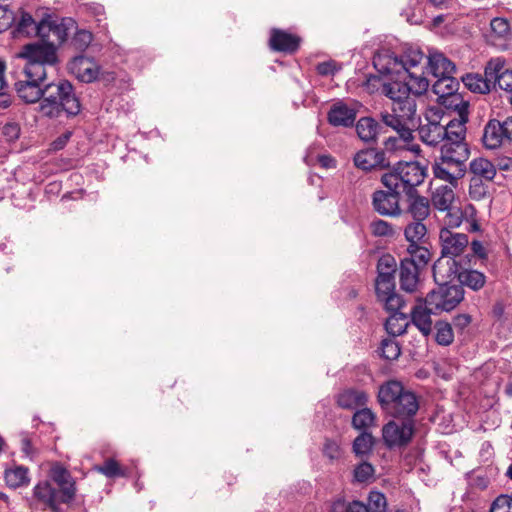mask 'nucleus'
<instances>
[{
	"label": "nucleus",
	"instance_id": "55",
	"mask_svg": "<svg viewBox=\"0 0 512 512\" xmlns=\"http://www.w3.org/2000/svg\"><path fill=\"white\" fill-rule=\"evenodd\" d=\"M445 218V227L449 229H456L460 227L464 219V213L460 209H449Z\"/></svg>",
	"mask_w": 512,
	"mask_h": 512
},
{
	"label": "nucleus",
	"instance_id": "50",
	"mask_svg": "<svg viewBox=\"0 0 512 512\" xmlns=\"http://www.w3.org/2000/svg\"><path fill=\"white\" fill-rule=\"evenodd\" d=\"M93 40V35L90 31L85 29H81L76 31L74 36L71 39V46L80 52L85 51Z\"/></svg>",
	"mask_w": 512,
	"mask_h": 512
},
{
	"label": "nucleus",
	"instance_id": "21",
	"mask_svg": "<svg viewBox=\"0 0 512 512\" xmlns=\"http://www.w3.org/2000/svg\"><path fill=\"white\" fill-rule=\"evenodd\" d=\"M373 66L379 74L390 78L402 75L404 67L398 62V56L389 50L376 53L373 57Z\"/></svg>",
	"mask_w": 512,
	"mask_h": 512
},
{
	"label": "nucleus",
	"instance_id": "10",
	"mask_svg": "<svg viewBox=\"0 0 512 512\" xmlns=\"http://www.w3.org/2000/svg\"><path fill=\"white\" fill-rule=\"evenodd\" d=\"M379 122L384 127L391 128L398 134L400 143H409L414 139L413 132L418 121L416 120V110L412 104L406 101L403 107L393 108L392 111H381L379 113Z\"/></svg>",
	"mask_w": 512,
	"mask_h": 512
},
{
	"label": "nucleus",
	"instance_id": "36",
	"mask_svg": "<svg viewBox=\"0 0 512 512\" xmlns=\"http://www.w3.org/2000/svg\"><path fill=\"white\" fill-rule=\"evenodd\" d=\"M4 478L6 484L13 489L28 485L30 481L28 468L24 466H16L15 468L6 469Z\"/></svg>",
	"mask_w": 512,
	"mask_h": 512
},
{
	"label": "nucleus",
	"instance_id": "4",
	"mask_svg": "<svg viewBox=\"0 0 512 512\" xmlns=\"http://www.w3.org/2000/svg\"><path fill=\"white\" fill-rule=\"evenodd\" d=\"M38 106V112L48 119H67L81 112V102L75 93L74 86L66 79L48 82Z\"/></svg>",
	"mask_w": 512,
	"mask_h": 512
},
{
	"label": "nucleus",
	"instance_id": "48",
	"mask_svg": "<svg viewBox=\"0 0 512 512\" xmlns=\"http://www.w3.org/2000/svg\"><path fill=\"white\" fill-rule=\"evenodd\" d=\"M405 76L409 78V80H406V83L408 84L409 88H411V93L414 96H420L428 90L429 82L428 80L423 76H416L414 73L409 72Z\"/></svg>",
	"mask_w": 512,
	"mask_h": 512
},
{
	"label": "nucleus",
	"instance_id": "23",
	"mask_svg": "<svg viewBox=\"0 0 512 512\" xmlns=\"http://www.w3.org/2000/svg\"><path fill=\"white\" fill-rule=\"evenodd\" d=\"M456 272L453 273V276H456L459 284L463 287H467L471 289L472 291H480L487 282V277L484 273L473 269V268H466V267H460L458 269V266L454 268Z\"/></svg>",
	"mask_w": 512,
	"mask_h": 512
},
{
	"label": "nucleus",
	"instance_id": "43",
	"mask_svg": "<svg viewBox=\"0 0 512 512\" xmlns=\"http://www.w3.org/2000/svg\"><path fill=\"white\" fill-rule=\"evenodd\" d=\"M435 341L441 346H449L454 341L452 325L446 321L435 323Z\"/></svg>",
	"mask_w": 512,
	"mask_h": 512
},
{
	"label": "nucleus",
	"instance_id": "59",
	"mask_svg": "<svg viewBox=\"0 0 512 512\" xmlns=\"http://www.w3.org/2000/svg\"><path fill=\"white\" fill-rule=\"evenodd\" d=\"M316 71L321 76L334 75L337 72L336 63L332 60L318 63Z\"/></svg>",
	"mask_w": 512,
	"mask_h": 512
},
{
	"label": "nucleus",
	"instance_id": "13",
	"mask_svg": "<svg viewBox=\"0 0 512 512\" xmlns=\"http://www.w3.org/2000/svg\"><path fill=\"white\" fill-rule=\"evenodd\" d=\"M434 177L456 186L458 180L464 177L467 167L466 161L451 158L443 153L435 160L432 166Z\"/></svg>",
	"mask_w": 512,
	"mask_h": 512
},
{
	"label": "nucleus",
	"instance_id": "34",
	"mask_svg": "<svg viewBox=\"0 0 512 512\" xmlns=\"http://www.w3.org/2000/svg\"><path fill=\"white\" fill-rule=\"evenodd\" d=\"M377 416L367 406L356 410L352 416L351 425L354 429L367 432V429L375 425Z\"/></svg>",
	"mask_w": 512,
	"mask_h": 512
},
{
	"label": "nucleus",
	"instance_id": "20",
	"mask_svg": "<svg viewBox=\"0 0 512 512\" xmlns=\"http://www.w3.org/2000/svg\"><path fill=\"white\" fill-rule=\"evenodd\" d=\"M301 43V38L284 30L273 28L270 32L269 46L276 52L295 53Z\"/></svg>",
	"mask_w": 512,
	"mask_h": 512
},
{
	"label": "nucleus",
	"instance_id": "30",
	"mask_svg": "<svg viewBox=\"0 0 512 512\" xmlns=\"http://www.w3.org/2000/svg\"><path fill=\"white\" fill-rule=\"evenodd\" d=\"M408 203L407 212L412 216L413 220L424 221L430 215V202L425 196L415 193L411 198H405Z\"/></svg>",
	"mask_w": 512,
	"mask_h": 512
},
{
	"label": "nucleus",
	"instance_id": "60",
	"mask_svg": "<svg viewBox=\"0 0 512 512\" xmlns=\"http://www.w3.org/2000/svg\"><path fill=\"white\" fill-rule=\"evenodd\" d=\"M471 321L472 317L469 314L462 313L454 316L452 323L457 330L462 332L470 325Z\"/></svg>",
	"mask_w": 512,
	"mask_h": 512
},
{
	"label": "nucleus",
	"instance_id": "52",
	"mask_svg": "<svg viewBox=\"0 0 512 512\" xmlns=\"http://www.w3.org/2000/svg\"><path fill=\"white\" fill-rule=\"evenodd\" d=\"M96 470L108 478L124 476V472L119 463L113 458L104 461L102 465L96 467Z\"/></svg>",
	"mask_w": 512,
	"mask_h": 512
},
{
	"label": "nucleus",
	"instance_id": "39",
	"mask_svg": "<svg viewBox=\"0 0 512 512\" xmlns=\"http://www.w3.org/2000/svg\"><path fill=\"white\" fill-rule=\"evenodd\" d=\"M404 235L409 244H422L425 242L427 227L421 220H414L404 230Z\"/></svg>",
	"mask_w": 512,
	"mask_h": 512
},
{
	"label": "nucleus",
	"instance_id": "58",
	"mask_svg": "<svg viewBox=\"0 0 512 512\" xmlns=\"http://www.w3.org/2000/svg\"><path fill=\"white\" fill-rule=\"evenodd\" d=\"M469 245L472 250L471 257H478L481 260H487L488 253L481 241L472 240V241H469Z\"/></svg>",
	"mask_w": 512,
	"mask_h": 512
},
{
	"label": "nucleus",
	"instance_id": "15",
	"mask_svg": "<svg viewBox=\"0 0 512 512\" xmlns=\"http://www.w3.org/2000/svg\"><path fill=\"white\" fill-rule=\"evenodd\" d=\"M401 197L389 189L375 190L371 196V205L374 212L383 217H399L402 214L400 206Z\"/></svg>",
	"mask_w": 512,
	"mask_h": 512
},
{
	"label": "nucleus",
	"instance_id": "28",
	"mask_svg": "<svg viewBox=\"0 0 512 512\" xmlns=\"http://www.w3.org/2000/svg\"><path fill=\"white\" fill-rule=\"evenodd\" d=\"M504 139L506 138L502 122L496 119L490 120L484 128L482 136L484 146L488 149H496L502 144Z\"/></svg>",
	"mask_w": 512,
	"mask_h": 512
},
{
	"label": "nucleus",
	"instance_id": "32",
	"mask_svg": "<svg viewBox=\"0 0 512 512\" xmlns=\"http://www.w3.org/2000/svg\"><path fill=\"white\" fill-rule=\"evenodd\" d=\"M389 312L391 314L385 322V330L393 338L403 335L409 326L407 315L400 310Z\"/></svg>",
	"mask_w": 512,
	"mask_h": 512
},
{
	"label": "nucleus",
	"instance_id": "63",
	"mask_svg": "<svg viewBox=\"0 0 512 512\" xmlns=\"http://www.w3.org/2000/svg\"><path fill=\"white\" fill-rule=\"evenodd\" d=\"M348 505L344 499H337L332 503L331 512H347Z\"/></svg>",
	"mask_w": 512,
	"mask_h": 512
},
{
	"label": "nucleus",
	"instance_id": "40",
	"mask_svg": "<svg viewBox=\"0 0 512 512\" xmlns=\"http://www.w3.org/2000/svg\"><path fill=\"white\" fill-rule=\"evenodd\" d=\"M459 85V81L453 75L444 76L435 81L432 91L442 98L457 92Z\"/></svg>",
	"mask_w": 512,
	"mask_h": 512
},
{
	"label": "nucleus",
	"instance_id": "49",
	"mask_svg": "<svg viewBox=\"0 0 512 512\" xmlns=\"http://www.w3.org/2000/svg\"><path fill=\"white\" fill-rule=\"evenodd\" d=\"M368 512H387V501L383 493L371 491L368 496Z\"/></svg>",
	"mask_w": 512,
	"mask_h": 512
},
{
	"label": "nucleus",
	"instance_id": "31",
	"mask_svg": "<svg viewBox=\"0 0 512 512\" xmlns=\"http://www.w3.org/2000/svg\"><path fill=\"white\" fill-rule=\"evenodd\" d=\"M470 173L472 177L484 179L486 182H492L496 176L494 164L486 158H476L470 162Z\"/></svg>",
	"mask_w": 512,
	"mask_h": 512
},
{
	"label": "nucleus",
	"instance_id": "5",
	"mask_svg": "<svg viewBox=\"0 0 512 512\" xmlns=\"http://www.w3.org/2000/svg\"><path fill=\"white\" fill-rule=\"evenodd\" d=\"M377 403L389 417H416L420 402L415 392L398 380H387L378 387Z\"/></svg>",
	"mask_w": 512,
	"mask_h": 512
},
{
	"label": "nucleus",
	"instance_id": "46",
	"mask_svg": "<svg viewBox=\"0 0 512 512\" xmlns=\"http://www.w3.org/2000/svg\"><path fill=\"white\" fill-rule=\"evenodd\" d=\"M423 53L420 50H408L402 55L400 58L398 57V62L403 64L402 75H406L409 73L410 68L418 66L422 59Z\"/></svg>",
	"mask_w": 512,
	"mask_h": 512
},
{
	"label": "nucleus",
	"instance_id": "14",
	"mask_svg": "<svg viewBox=\"0 0 512 512\" xmlns=\"http://www.w3.org/2000/svg\"><path fill=\"white\" fill-rule=\"evenodd\" d=\"M381 93L393 101L392 107H403L406 101L412 104L416 110V100L411 97V88L406 83V77L403 75L390 78V81L384 82L381 87Z\"/></svg>",
	"mask_w": 512,
	"mask_h": 512
},
{
	"label": "nucleus",
	"instance_id": "7",
	"mask_svg": "<svg viewBox=\"0 0 512 512\" xmlns=\"http://www.w3.org/2000/svg\"><path fill=\"white\" fill-rule=\"evenodd\" d=\"M445 264L442 259H438L433 265V276L439 286L430 291L425 297L424 304L433 307L434 314L449 312L456 308L464 299V289L461 285L449 284V279L453 273L444 270Z\"/></svg>",
	"mask_w": 512,
	"mask_h": 512
},
{
	"label": "nucleus",
	"instance_id": "41",
	"mask_svg": "<svg viewBox=\"0 0 512 512\" xmlns=\"http://www.w3.org/2000/svg\"><path fill=\"white\" fill-rule=\"evenodd\" d=\"M441 153L450 156L451 158L466 161L469 159L470 150L465 141L457 142H444L441 147Z\"/></svg>",
	"mask_w": 512,
	"mask_h": 512
},
{
	"label": "nucleus",
	"instance_id": "38",
	"mask_svg": "<svg viewBox=\"0 0 512 512\" xmlns=\"http://www.w3.org/2000/svg\"><path fill=\"white\" fill-rule=\"evenodd\" d=\"M454 200V192L448 186L438 187L432 195V204L439 211H447L451 209Z\"/></svg>",
	"mask_w": 512,
	"mask_h": 512
},
{
	"label": "nucleus",
	"instance_id": "44",
	"mask_svg": "<svg viewBox=\"0 0 512 512\" xmlns=\"http://www.w3.org/2000/svg\"><path fill=\"white\" fill-rule=\"evenodd\" d=\"M489 183L478 177H471L469 195L473 200L480 201L489 197Z\"/></svg>",
	"mask_w": 512,
	"mask_h": 512
},
{
	"label": "nucleus",
	"instance_id": "9",
	"mask_svg": "<svg viewBox=\"0 0 512 512\" xmlns=\"http://www.w3.org/2000/svg\"><path fill=\"white\" fill-rule=\"evenodd\" d=\"M404 150L405 145L400 143L398 138L389 136L381 146L359 150L353 157V163L364 172L389 170L391 164L399 158V154Z\"/></svg>",
	"mask_w": 512,
	"mask_h": 512
},
{
	"label": "nucleus",
	"instance_id": "61",
	"mask_svg": "<svg viewBox=\"0 0 512 512\" xmlns=\"http://www.w3.org/2000/svg\"><path fill=\"white\" fill-rule=\"evenodd\" d=\"M319 165L324 169H333L336 168L337 161L334 157L328 154L319 155L318 158Z\"/></svg>",
	"mask_w": 512,
	"mask_h": 512
},
{
	"label": "nucleus",
	"instance_id": "51",
	"mask_svg": "<svg viewBox=\"0 0 512 512\" xmlns=\"http://www.w3.org/2000/svg\"><path fill=\"white\" fill-rule=\"evenodd\" d=\"M370 230L375 237H392L395 234L394 226L382 219L372 221Z\"/></svg>",
	"mask_w": 512,
	"mask_h": 512
},
{
	"label": "nucleus",
	"instance_id": "27",
	"mask_svg": "<svg viewBox=\"0 0 512 512\" xmlns=\"http://www.w3.org/2000/svg\"><path fill=\"white\" fill-rule=\"evenodd\" d=\"M469 120V115L465 114V111L459 115L458 119H452L446 124H443V128L446 134L445 142H457L465 141L466 134V123Z\"/></svg>",
	"mask_w": 512,
	"mask_h": 512
},
{
	"label": "nucleus",
	"instance_id": "16",
	"mask_svg": "<svg viewBox=\"0 0 512 512\" xmlns=\"http://www.w3.org/2000/svg\"><path fill=\"white\" fill-rule=\"evenodd\" d=\"M358 110L354 105L348 104L343 100L334 102L327 113V121L333 127H353Z\"/></svg>",
	"mask_w": 512,
	"mask_h": 512
},
{
	"label": "nucleus",
	"instance_id": "8",
	"mask_svg": "<svg viewBox=\"0 0 512 512\" xmlns=\"http://www.w3.org/2000/svg\"><path fill=\"white\" fill-rule=\"evenodd\" d=\"M376 270L377 276L374 281V287L377 300L384 305L386 311L401 310L405 305V301L396 292V259L388 253L382 255L378 259Z\"/></svg>",
	"mask_w": 512,
	"mask_h": 512
},
{
	"label": "nucleus",
	"instance_id": "24",
	"mask_svg": "<svg viewBox=\"0 0 512 512\" xmlns=\"http://www.w3.org/2000/svg\"><path fill=\"white\" fill-rule=\"evenodd\" d=\"M354 125L358 137L366 143H375L379 135L386 133L381 123L373 117H361Z\"/></svg>",
	"mask_w": 512,
	"mask_h": 512
},
{
	"label": "nucleus",
	"instance_id": "12",
	"mask_svg": "<svg viewBox=\"0 0 512 512\" xmlns=\"http://www.w3.org/2000/svg\"><path fill=\"white\" fill-rule=\"evenodd\" d=\"M439 243L441 247V257L449 258L444 270L454 273V268L458 266L455 258L461 256L469 246V238L466 234L456 232L449 228H441L439 232Z\"/></svg>",
	"mask_w": 512,
	"mask_h": 512
},
{
	"label": "nucleus",
	"instance_id": "26",
	"mask_svg": "<svg viewBox=\"0 0 512 512\" xmlns=\"http://www.w3.org/2000/svg\"><path fill=\"white\" fill-rule=\"evenodd\" d=\"M432 314H434L433 307L428 304H425V306L422 304L416 305L411 311V321L413 325H415L424 336H428L432 332Z\"/></svg>",
	"mask_w": 512,
	"mask_h": 512
},
{
	"label": "nucleus",
	"instance_id": "62",
	"mask_svg": "<svg viewBox=\"0 0 512 512\" xmlns=\"http://www.w3.org/2000/svg\"><path fill=\"white\" fill-rule=\"evenodd\" d=\"M502 126L506 140L512 142V116L506 118V120L502 122Z\"/></svg>",
	"mask_w": 512,
	"mask_h": 512
},
{
	"label": "nucleus",
	"instance_id": "11",
	"mask_svg": "<svg viewBox=\"0 0 512 512\" xmlns=\"http://www.w3.org/2000/svg\"><path fill=\"white\" fill-rule=\"evenodd\" d=\"M382 427V439L388 449L406 448L416 434L415 417H391Z\"/></svg>",
	"mask_w": 512,
	"mask_h": 512
},
{
	"label": "nucleus",
	"instance_id": "45",
	"mask_svg": "<svg viewBox=\"0 0 512 512\" xmlns=\"http://www.w3.org/2000/svg\"><path fill=\"white\" fill-rule=\"evenodd\" d=\"M441 103L449 109H453L457 112L458 116L461 115L465 110V114L469 115V102L464 100L463 97L455 92L451 95H447L446 97H442Z\"/></svg>",
	"mask_w": 512,
	"mask_h": 512
},
{
	"label": "nucleus",
	"instance_id": "22",
	"mask_svg": "<svg viewBox=\"0 0 512 512\" xmlns=\"http://www.w3.org/2000/svg\"><path fill=\"white\" fill-rule=\"evenodd\" d=\"M368 403L369 394L356 388H346L336 396V404L345 410H358L367 406Z\"/></svg>",
	"mask_w": 512,
	"mask_h": 512
},
{
	"label": "nucleus",
	"instance_id": "37",
	"mask_svg": "<svg viewBox=\"0 0 512 512\" xmlns=\"http://www.w3.org/2000/svg\"><path fill=\"white\" fill-rule=\"evenodd\" d=\"M407 251L410 257L403 260L413 262L419 269L424 268L431 260V252L421 244H409Z\"/></svg>",
	"mask_w": 512,
	"mask_h": 512
},
{
	"label": "nucleus",
	"instance_id": "53",
	"mask_svg": "<svg viewBox=\"0 0 512 512\" xmlns=\"http://www.w3.org/2000/svg\"><path fill=\"white\" fill-rule=\"evenodd\" d=\"M18 10L13 11L7 6L0 5V31L13 30L16 24Z\"/></svg>",
	"mask_w": 512,
	"mask_h": 512
},
{
	"label": "nucleus",
	"instance_id": "35",
	"mask_svg": "<svg viewBox=\"0 0 512 512\" xmlns=\"http://www.w3.org/2000/svg\"><path fill=\"white\" fill-rule=\"evenodd\" d=\"M375 439L370 432H361L353 441L352 451L360 459L372 454Z\"/></svg>",
	"mask_w": 512,
	"mask_h": 512
},
{
	"label": "nucleus",
	"instance_id": "6",
	"mask_svg": "<svg viewBox=\"0 0 512 512\" xmlns=\"http://www.w3.org/2000/svg\"><path fill=\"white\" fill-rule=\"evenodd\" d=\"M427 176L426 167L417 161H397L380 178L381 184L401 198H411L418 192V187L424 183Z\"/></svg>",
	"mask_w": 512,
	"mask_h": 512
},
{
	"label": "nucleus",
	"instance_id": "3",
	"mask_svg": "<svg viewBox=\"0 0 512 512\" xmlns=\"http://www.w3.org/2000/svg\"><path fill=\"white\" fill-rule=\"evenodd\" d=\"M51 480L38 482L33 488V498L51 512H64L61 504H69L77 492L76 482L70 472L55 466L50 471Z\"/></svg>",
	"mask_w": 512,
	"mask_h": 512
},
{
	"label": "nucleus",
	"instance_id": "2",
	"mask_svg": "<svg viewBox=\"0 0 512 512\" xmlns=\"http://www.w3.org/2000/svg\"><path fill=\"white\" fill-rule=\"evenodd\" d=\"M11 34L14 38L38 37L39 41L31 44L53 45L56 53L68 38V28L64 19L59 21L56 16L44 14L41 18H35L29 12L18 9L16 24Z\"/></svg>",
	"mask_w": 512,
	"mask_h": 512
},
{
	"label": "nucleus",
	"instance_id": "19",
	"mask_svg": "<svg viewBox=\"0 0 512 512\" xmlns=\"http://www.w3.org/2000/svg\"><path fill=\"white\" fill-rule=\"evenodd\" d=\"M427 123L418 128L420 139L430 146H436L445 139V130L441 121L443 117L434 113L431 117H426Z\"/></svg>",
	"mask_w": 512,
	"mask_h": 512
},
{
	"label": "nucleus",
	"instance_id": "64",
	"mask_svg": "<svg viewBox=\"0 0 512 512\" xmlns=\"http://www.w3.org/2000/svg\"><path fill=\"white\" fill-rule=\"evenodd\" d=\"M347 512H368L366 505L360 501H353L348 504Z\"/></svg>",
	"mask_w": 512,
	"mask_h": 512
},
{
	"label": "nucleus",
	"instance_id": "17",
	"mask_svg": "<svg viewBox=\"0 0 512 512\" xmlns=\"http://www.w3.org/2000/svg\"><path fill=\"white\" fill-rule=\"evenodd\" d=\"M67 69L69 73L84 83H91L95 81L99 75V66L93 59L84 55L73 57L68 62Z\"/></svg>",
	"mask_w": 512,
	"mask_h": 512
},
{
	"label": "nucleus",
	"instance_id": "29",
	"mask_svg": "<svg viewBox=\"0 0 512 512\" xmlns=\"http://www.w3.org/2000/svg\"><path fill=\"white\" fill-rule=\"evenodd\" d=\"M431 73L437 79L453 75L456 72L455 64L442 53H434L428 59Z\"/></svg>",
	"mask_w": 512,
	"mask_h": 512
},
{
	"label": "nucleus",
	"instance_id": "42",
	"mask_svg": "<svg viewBox=\"0 0 512 512\" xmlns=\"http://www.w3.org/2000/svg\"><path fill=\"white\" fill-rule=\"evenodd\" d=\"M379 352L382 358L393 361L401 355V347L395 338H385L380 343Z\"/></svg>",
	"mask_w": 512,
	"mask_h": 512
},
{
	"label": "nucleus",
	"instance_id": "18",
	"mask_svg": "<svg viewBox=\"0 0 512 512\" xmlns=\"http://www.w3.org/2000/svg\"><path fill=\"white\" fill-rule=\"evenodd\" d=\"M485 75L490 77L493 86L512 93V70L506 69L499 59H491L485 67Z\"/></svg>",
	"mask_w": 512,
	"mask_h": 512
},
{
	"label": "nucleus",
	"instance_id": "56",
	"mask_svg": "<svg viewBox=\"0 0 512 512\" xmlns=\"http://www.w3.org/2000/svg\"><path fill=\"white\" fill-rule=\"evenodd\" d=\"M492 31L499 37H506L510 33V24L505 18L496 17L491 21Z\"/></svg>",
	"mask_w": 512,
	"mask_h": 512
},
{
	"label": "nucleus",
	"instance_id": "25",
	"mask_svg": "<svg viewBox=\"0 0 512 512\" xmlns=\"http://www.w3.org/2000/svg\"><path fill=\"white\" fill-rule=\"evenodd\" d=\"M419 268L413 262L401 260L399 268V282L400 288L408 293H413L417 290L419 283Z\"/></svg>",
	"mask_w": 512,
	"mask_h": 512
},
{
	"label": "nucleus",
	"instance_id": "1",
	"mask_svg": "<svg viewBox=\"0 0 512 512\" xmlns=\"http://www.w3.org/2000/svg\"><path fill=\"white\" fill-rule=\"evenodd\" d=\"M16 57L24 61L14 83L17 96L27 104L41 101L48 84L47 67L59 63L53 45L25 44Z\"/></svg>",
	"mask_w": 512,
	"mask_h": 512
},
{
	"label": "nucleus",
	"instance_id": "54",
	"mask_svg": "<svg viewBox=\"0 0 512 512\" xmlns=\"http://www.w3.org/2000/svg\"><path fill=\"white\" fill-rule=\"evenodd\" d=\"M489 512H512V496H498L493 501Z\"/></svg>",
	"mask_w": 512,
	"mask_h": 512
},
{
	"label": "nucleus",
	"instance_id": "57",
	"mask_svg": "<svg viewBox=\"0 0 512 512\" xmlns=\"http://www.w3.org/2000/svg\"><path fill=\"white\" fill-rule=\"evenodd\" d=\"M323 453L331 460L337 459L340 456V447L335 441L327 439L324 444Z\"/></svg>",
	"mask_w": 512,
	"mask_h": 512
},
{
	"label": "nucleus",
	"instance_id": "33",
	"mask_svg": "<svg viewBox=\"0 0 512 512\" xmlns=\"http://www.w3.org/2000/svg\"><path fill=\"white\" fill-rule=\"evenodd\" d=\"M490 77H487L477 74V73H468L461 77L463 84L465 87L473 93L486 94L491 90V80Z\"/></svg>",
	"mask_w": 512,
	"mask_h": 512
},
{
	"label": "nucleus",
	"instance_id": "47",
	"mask_svg": "<svg viewBox=\"0 0 512 512\" xmlns=\"http://www.w3.org/2000/svg\"><path fill=\"white\" fill-rule=\"evenodd\" d=\"M374 474V466L364 459L354 468L353 471L354 480L358 483H366L372 480L374 478Z\"/></svg>",
	"mask_w": 512,
	"mask_h": 512
}]
</instances>
